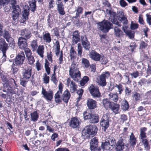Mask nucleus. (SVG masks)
Masks as SVG:
<instances>
[{"instance_id":"obj_1","label":"nucleus","mask_w":151,"mask_h":151,"mask_svg":"<svg viewBox=\"0 0 151 151\" xmlns=\"http://www.w3.org/2000/svg\"><path fill=\"white\" fill-rule=\"evenodd\" d=\"M77 66L74 61H73L69 67V75L74 81L78 82L81 78V73Z\"/></svg>"},{"instance_id":"obj_2","label":"nucleus","mask_w":151,"mask_h":151,"mask_svg":"<svg viewBox=\"0 0 151 151\" xmlns=\"http://www.w3.org/2000/svg\"><path fill=\"white\" fill-rule=\"evenodd\" d=\"M97 130L95 125H88L82 130V134L84 138H89L91 136L92 137L96 134Z\"/></svg>"},{"instance_id":"obj_3","label":"nucleus","mask_w":151,"mask_h":151,"mask_svg":"<svg viewBox=\"0 0 151 151\" xmlns=\"http://www.w3.org/2000/svg\"><path fill=\"white\" fill-rule=\"evenodd\" d=\"M116 140L114 138L109 137L106 140L105 142H102L101 147L103 150L110 151L114 147Z\"/></svg>"},{"instance_id":"obj_4","label":"nucleus","mask_w":151,"mask_h":151,"mask_svg":"<svg viewBox=\"0 0 151 151\" xmlns=\"http://www.w3.org/2000/svg\"><path fill=\"white\" fill-rule=\"evenodd\" d=\"M98 29L104 32H107L109 30L112 28L113 25L109 21L104 20L98 23Z\"/></svg>"},{"instance_id":"obj_5","label":"nucleus","mask_w":151,"mask_h":151,"mask_svg":"<svg viewBox=\"0 0 151 151\" xmlns=\"http://www.w3.org/2000/svg\"><path fill=\"white\" fill-rule=\"evenodd\" d=\"M3 27V24L0 23V36H1L2 34L3 37L6 40V41L8 43L13 45V46H14V39L11 37L9 32L8 31L4 30L3 32L2 29Z\"/></svg>"},{"instance_id":"obj_6","label":"nucleus","mask_w":151,"mask_h":151,"mask_svg":"<svg viewBox=\"0 0 151 151\" xmlns=\"http://www.w3.org/2000/svg\"><path fill=\"white\" fill-rule=\"evenodd\" d=\"M106 13L110 15L109 20L114 24L117 25L119 27H121V25L117 20L116 18V13L111 8L109 9H106Z\"/></svg>"},{"instance_id":"obj_7","label":"nucleus","mask_w":151,"mask_h":151,"mask_svg":"<svg viewBox=\"0 0 151 151\" xmlns=\"http://www.w3.org/2000/svg\"><path fill=\"white\" fill-rule=\"evenodd\" d=\"M89 92L93 98L96 99L99 98L101 96V93L97 86L91 85L88 88Z\"/></svg>"},{"instance_id":"obj_8","label":"nucleus","mask_w":151,"mask_h":151,"mask_svg":"<svg viewBox=\"0 0 151 151\" xmlns=\"http://www.w3.org/2000/svg\"><path fill=\"white\" fill-rule=\"evenodd\" d=\"M110 76V73L108 72L103 73L99 76L98 85L100 86L104 87L106 86V79Z\"/></svg>"},{"instance_id":"obj_9","label":"nucleus","mask_w":151,"mask_h":151,"mask_svg":"<svg viewBox=\"0 0 151 151\" xmlns=\"http://www.w3.org/2000/svg\"><path fill=\"white\" fill-rule=\"evenodd\" d=\"M25 57L23 52L19 53L16 56L14 61L13 63L17 66H20L22 65L25 60Z\"/></svg>"},{"instance_id":"obj_10","label":"nucleus","mask_w":151,"mask_h":151,"mask_svg":"<svg viewBox=\"0 0 151 151\" xmlns=\"http://www.w3.org/2000/svg\"><path fill=\"white\" fill-rule=\"evenodd\" d=\"M13 9L11 16L13 19L15 21L19 17V14L21 12V10L18 5H16L12 7Z\"/></svg>"},{"instance_id":"obj_11","label":"nucleus","mask_w":151,"mask_h":151,"mask_svg":"<svg viewBox=\"0 0 151 151\" xmlns=\"http://www.w3.org/2000/svg\"><path fill=\"white\" fill-rule=\"evenodd\" d=\"M109 118L107 116L104 115L100 121V125L104 127V131L105 132L106 129L109 127Z\"/></svg>"},{"instance_id":"obj_12","label":"nucleus","mask_w":151,"mask_h":151,"mask_svg":"<svg viewBox=\"0 0 151 151\" xmlns=\"http://www.w3.org/2000/svg\"><path fill=\"white\" fill-rule=\"evenodd\" d=\"M63 88V85L61 82H60L58 86L59 90L55 94L54 96L55 101L56 103L61 102V100L60 99V98L61 94L62 93Z\"/></svg>"},{"instance_id":"obj_13","label":"nucleus","mask_w":151,"mask_h":151,"mask_svg":"<svg viewBox=\"0 0 151 151\" xmlns=\"http://www.w3.org/2000/svg\"><path fill=\"white\" fill-rule=\"evenodd\" d=\"M81 44L84 49L86 50H89L90 48V44L86 36L85 35L82 36L81 37Z\"/></svg>"},{"instance_id":"obj_14","label":"nucleus","mask_w":151,"mask_h":151,"mask_svg":"<svg viewBox=\"0 0 151 151\" xmlns=\"http://www.w3.org/2000/svg\"><path fill=\"white\" fill-rule=\"evenodd\" d=\"M31 70L28 66H25L22 70V75L23 78L25 79L29 78L31 75Z\"/></svg>"},{"instance_id":"obj_15","label":"nucleus","mask_w":151,"mask_h":151,"mask_svg":"<svg viewBox=\"0 0 151 151\" xmlns=\"http://www.w3.org/2000/svg\"><path fill=\"white\" fill-rule=\"evenodd\" d=\"M81 123V120L75 117L71 119L69 122V125L71 128H75L78 127Z\"/></svg>"},{"instance_id":"obj_16","label":"nucleus","mask_w":151,"mask_h":151,"mask_svg":"<svg viewBox=\"0 0 151 151\" xmlns=\"http://www.w3.org/2000/svg\"><path fill=\"white\" fill-rule=\"evenodd\" d=\"M56 3L57 6V9L59 14L61 15H63L65 14L64 11V5L62 1H58L56 0Z\"/></svg>"},{"instance_id":"obj_17","label":"nucleus","mask_w":151,"mask_h":151,"mask_svg":"<svg viewBox=\"0 0 151 151\" xmlns=\"http://www.w3.org/2000/svg\"><path fill=\"white\" fill-rule=\"evenodd\" d=\"M8 48V44L6 43L5 40L2 38L0 39V50L3 53L4 55Z\"/></svg>"},{"instance_id":"obj_18","label":"nucleus","mask_w":151,"mask_h":151,"mask_svg":"<svg viewBox=\"0 0 151 151\" xmlns=\"http://www.w3.org/2000/svg\"><path fill=\"white\" fill-rule=\"evenodd\" d=\"M90 57L93 60L96 61H99L102 58L101 55L94 50H92L89 54Z\"/></svg>"},{"instance_id":"obj_19","label":"nucleus","mask_w":151,"mask_h":151,"mask_svg":"<svg viewBox=\"0 0 151 151\" xmlns=\"http://www.w3.org/2000/svg\"><path fill=\"white\" fill-rule=\"evenodd\" d=\"M86 104L88 108L90 109H93L97 107V102L91 99H88Z\"/></svg>"},{"instance_id":"obj_20","label":"nucleus","mask_w":151,"mask_h":151,"mask_svg":"<svg viewBox=\"0 0 151 151\" xmlns=\"http://www.w3.org/2000/svg\"><path fill=\"white\" fill-rule=\"evenodd\" d=\"M42 94L47 100H51L53 98V93L52 91H50L49 92H47L43 88H42Z\"/></svg>"},{"instance_id":"obj_21","label":"nucleus","mask_w":151,"mask_h":151,"mask_svg":"<svg viewBox=\"0 0 151 151\" xmlns=\"http://www.w3.org/2000/svg\"><path fill=\"white\" fill-rule=\"evenodd\" d=\"M72 42L75 44H77L80 40V33L78 30L74 31L72 34Z\"/></svg>"},{"instance_id":"obj_22","label":"nucleus","mask_w":151,"mask_h":151,"mask_svg":"<svg viewBox=\"0 0 151 151\" xmlns=\"http://www.w3.org/2000/svg\"><path fill=\"white\" fill-rule=\"evenodd\" d=\"M21 35L23 38L25 39H28L30 38L32 35L30 31L28 29H24L21 30Z\"/></svg>"},{"instance_id":"obj_23","label":"nucleus","mask_w":151,"mask_h":151,"mask_svg":"<svg viewBox=\"0 0 151 151\" xmlns=\"http://www.w3.org/2000/svg\"><path fill=\"white\" fill-rule=\"evenodd\" d=\"M22 37H20L18 39V44L19 48L21 49H24L27 46V43L26 40Z\"/></svg>"},{"instance_id":"obj_24","label":"nucleus","mask_w":151,"mask_h":151,"mask_svg":"<svg viewBox=\"0 0 151 151\" xmlns=\"http://www.w3.org/2000/svg\"><path fill=\"white\" fill-rule=\"evenodd\" d=\"M71 96L70 93L67 89L65 91L63 95H62L61 98L62 100L65 103H68L69 100Z\"/></svg>"},{"instance_id":"obj_25","label":"nucleus","mask_w":151,"mask_h":151,"mask_svg":"<svg viewBox=\"0 0 151 151\" xmlns=\"http://www.w3.org/2000/svg\"><path fill=\"white\" fill-rule=\"evenodd\" d=\"M120 105L117 103L112 102L109 108L115 114H118L119 112Z\"/></svg>"},{"instance_id":"obj_26","label":"nucleus","mask_w":151,"mask_h":151,"mask_svg":"<svg viewBox=\"0 0 151 151\" xmlns=\"http://www.w3.org/2000/svg\"><path fill=\"white\" fill-rule=\"evenodd\" d=\"M98 141L97 138L94 137L90 140V148L91 151L98 147Z\"/></svg>"},{"instance_id":"obj_27","label":"nucleus","mask_w":151,"mask_h":151,"mask_svg":"<svg viewBox=\"0 0 151 151\" xmlns=\"http://www.w3.org/2000/svg\"><path fill=\"white\" fill-rule=\"evenodd\" d=\"M129 107L128 102L126 100H123L121 103V109L124 111H127Z\"/></svg>"},{"instance_id":"obj_28","label":"nucleus","mask_w":151,"mask_h":151,"mask_svg":"<svg viewBox=\"0 0 151 151\" xmlns=\"http://www.w3.org/2000/svg\"><path fill=\"white\" fill-rule=\"evenodd\" d=\"M91 117L90 119V123H96L99 121V116L97 114H91Z\"/></svg>"},{"instance_id":"obj_29","label":"nucleus","mask_w":151,"mask_h":151,"mask_svg":"<svg viewBox=\"0 0 151 151\" xmlns=\"http://www.w3.org/2000/svg\"><path fill=\"white\" fill-rule=\"evenodd\" d=\"M29 5L31 11L34 12L36 9V1L35 0H29Z\"/></svg>"},{"instance_id":"obj_30","label":"nucleus","mask_w":151,"mask_h":151,"mask_svg":"<svg viewBox=\"0 0 151 151\" xmlns=\"http://www.w3.org/2000/svg\"><path fill=\"white\" fill-rule=\"evenodd\" d=\"M129 141L131 145L134 146L136 145L137 142L136 138L135 137L133 133L132 132L129 137Z\"/></svg>"},{"instance_id":"obj_31","label":"nucleus","mask_w":151,"mask_h":151,"mask_svg":"<svg viewBox=\"0 0 151 151\" xmlns=\"http://www.w3.org/2000/svg\"><path fill=\"white\" fill-rule=\"evenodd\" d=\"M77 54L75 51L73 47L71 46L69 52V56L70 57V59L74 61V59L76 58Z\"/></svg>"},{"instance_id":"obj_32","label":"nucleus","mask_w":151,"mask_h":151,"mask_svg":"<svg viewBox=\"0 0 151 151\" xmlns=\"http://www.w3.org/2000/svg\"><path fill=\"white\" fill-rule=\"evenodd\" d=\"M36 51L37 53L41 57H43V54L44 53V47L43 45H40L38 47Z\"/></svg>"},{"instance_id":"obj_33","label":"nucleus","mask_w":151,"mask_h":151,"mask_svg":"<svg viewBox=\"0 0 151 151\" xmlns=\"http://www.w3.org/2000/svg\"><path fill=\"white\" fill-rule=\"evenodd\" d=\"M116 150L121 151L123 150L124 147V144L117 142L114 144V147Z\"/></svg>"},{"instance_id":"obj_34","label":"nucleus","mask_w":151,"mask_h":151,"mask_svg":"<svg viewBox=\"0 0 151 151\" xmlns=\"http://www.w3.org/2000/svg\"><path fill=\"white\" fill-rule=\"evenodd\" d=\"M147 128L145 127H142L140 129V137L141 139H145L147 137L146 133L145 132Z\"/></svg>"},{"instance_id":"obj_35","label":"nucleus","mask_w":151,"mask_h":151,"mask_svg":"<svg viewBox=\"0 0 151 151\" xmlns=\"http://www.w3.org/2000/svg\"><path fill=\"white\" fill-rule=\"evenodd\" d=\"M5 89L6 88L7 92L10 93L12 94L17 93L18 91L17 88L15 87H10V86H7L5 87Z\"/></svg>"},{"instance_id":"obj_36","label":"nucleus","mask_w":151,"mask_h":151,"mask_svg":"<svg viewBox=\"0 0 151 151\" xmlns=\"http://www.w3.org/2000/svg\"><path fill=\"white\" fill-rule=\"evenodd\" d=\"M109 99L111 101H114L115 102H117L119 99L117 93L113 94L112 93H110L108 95Z\"/></svg>"},{"instance_id":"obj_37","label":"nucleus","mask_w":151,"mask_h":151,"mask_svg":"<svg viewBox=\"0 0 151 151\" xmlns=\"http://www.w3.org/2000/svg\"><path fill=\"white\" fill-rule=\"evenodd\" d=\"M31 119L33 122L37 121L39 118L38 114L36 111H35L30 114Z\"/></svg>"},{"instance_id":"obj_38","label":"nucleus","mask_w":151,"mask_h":151,"mask_svg":"<svg viewBox=\"0 0 151 151\" xmlns=\"http://www.w3.org/2000/svg\"><path fill=\"white\" fill-rule=\"evenodd\" d=\"M29 12L28 10L25 9L24 10L22 14V23H24L26 20L28 19L29 15Z\"/></svg>"},{"instance_id":"obj_39","label":"nucleus","mask_w":151,"mask_h":151,"mask_svg":"<svg viewBox=\"0 0 151 151\" xmlns=\"http://www.w3.org/2000/svg\"><path fill=\"white\" fill-rule=\"evenodd\" d=\"M43 39L44 41L48 43H50L52 39L50 34L47 32L45 33L43 35Z\"/></svg>"},{"instance_id":"obj_40","label":"nucleus","mask_w":151,"mask_h":151,"mask_svg":"<svg viewBox=\"0 0 151 151\" xmlns=\"http://www.w3.org/2000/svg\"><path fill=\"white\" fill-rule=\"evenodd\" d=\"M114 34L117 37H119L122 35L123 32L117 27H115L114 28Z\"/></svg>"},{"instance_id":"obj_41","label":"nucleus","mask_w":151,"mask_h":151,"mask_svg":"<svg viewBox=\"0 0 151 151\" xmlns=\"http://www.w3.org/2000/svg\"><path fill=\"white\" fill-rule=\"evenodd\" d=\"M70 86V92L72 93H73L76 90L77 88V86L73 81H71Z\"/></svg>"},{"instance_id":"obj_42","label":"nucleus","mask_w":151,"mask_h":151,"mask_svg":"<svg viewBox=\"0 0 151 151\" xmlns=\"http://www.w3.org/2000/svg\"><path fill=\"white\" fill-rule=\"evenodd\" d=\"M115 87L117 89V91L119 94H121L124 91L123 86L120 83L119 84H116L115 85Z\"/></svg>"},{"instance_id":"obj_43","label":"nucleus","mask_w":151,"mask_h":151,"mask_svg":"<svg viewBox=\"0 0 151 151\" xmlns=\"http://www.w3.org/2000/svg\"><path fill=\"white\" fill-rule=\"evenodd\" d=\"M31 46L33 51H36L38 46L37 41L33 40L31 42Z\"/></svg>"},{"instance_id":"obj_44","label":"nucleus","mask_w":151,"mask_h":151,"mask_svg":"<svg viewBox=\"0 0 151 151\" xmlns=\"http://www.w3.org/2000/svg\"><path fill=\"white\" fill-rule=\"evenodd\" d=\"M112 102H110L108 99H104L103 100L102 103L103 105L105 108H107L110 107Z\"/></svg>"},{"instance_id":"obj_45","label":"nucleus","mask_w":151,"mask_h":151,"mask_svg":"<svg viewBox=\"0 0 151 151\" xmlns=\"http://www.w3.org/2000/svg\"><path fill=\"white\" fill-rule=\"evenodd\" d=\"M126 32L125 34L129 39H132L134 38L135 34V32L134 31L131 30H128Z\"/></svg>"},{"instance_id":"obj_46","label":"nucleus","mask_w":151,"mask_h":151,"mask_svg":"<svg viewBox=\"0 0 151 151\" xmlns=\"http://www.w3.org/2000/svg\"><path fill=\"white\" fill-rule=\"evenodd\" d=\"M89 78L87 76H84L81 81L80 84L81 86H84L89 81Z\"/></svg>"},{"instance_id":"obj_47","label":"nucleus","mask_w":151,"mask_h":151,"mask_svg":"<svg viewBox=\"0 0 151 151\" xmlns=\"http://www.w3.org/2000/svg\"><path fill=\"white\" fill-rule=\"evenodd\" d=\"M47 22L48 26L50 27H51L50 26L52 23L53 19L50 14H49L47 16Z\"/></svg>"},{"instance_id":"obj_48","label":"nucleus","mask_w":151,"mask_h":151,"mask_svg":"<svg viewBox=\"0 0 151 151\" xmlns=\"http://www.w3.org/2000/svg\"><path fill=\"white\" fill-rule=\"evenodd\" d=\"M77 51L78 55L80 57L82 56V47L80 43H78L77 44Z\"/></svg>"},{"instance_id":"obj_49","label":"nucleus","mask_w":151,"mask_h":151,"mask_svg":"<svg viewBox=\"0 0 151 151\" xmlns=\"http://www.w3.org/2000/svg\"><path fill=\"white\" fill-rule=\"evenodd\" d=\"M24 49V52L27 58L32 56L31 55L32 54L31 51L29 48L27 47Z\"/></svg>"},{"instance_id":"obj_50","label":"nucleus","mask_w":151,"mask_h":151,"mask_svg":"<svg viewBox=\"0 0 151 151\" xmlns=\"http://www.w3.org/2000/svg\"><path fill=\"white\" fill-rule=\"evenodd\" d=\"M132 97L134 99V101H137L139 100L140 99V94L136 92H135L132 96Z\"/></svg>"},{"instance_id":"obj_51","label":"nucleus","mask_w":151,"mask_h":151,"mask_svg":"<svg viewBox=\"0 0 151 151\" xmlns=\"http://www.w3.org/2000/svg\"><path fill=\"white\" fill-rule=\"evenodd\" d=\"M82 63L84 65L86 68H88L89 66L90 63L88 60L85 58H83L82 61Z\"/></svg>"},{"instance_id":"obj_52","label":"nucleus","mask_w":151,"mask_h":151,"mask_svg":"<svg viewBox=\"0 0 151 151\" xmlns=\"http://www.w3.org/2000/svg\"><path fill=\"white\" fill-rule=\"evenodd\" d=\"M119 19L121 22H123L124 24H127L128 23V22L127 18L126 16L125 15L123 17H121L120 18H118Z\"/></svg>"},{"instance_id":"obj_53","label":"nucleus","mask_w":151,"mask_h":151,"mask_svg":"<svg viewBox=\"0 0 151 151\" xmlns=\"http://www.w3.org/2000/svg\"><path fill=\"white\" fill-rule=\"evenodd\" d=\"M29 63L30 65H32L35 62V60L33 56H30L27 58Z\"/></svg>"},{"instance_id":"obj_54","label":"nucleus","mask_w":151,"mask_h":151,"mask_svg":"<svg viewBox=\"0 0 151 151\" xmlns=\"http://www.w3.org/2000/svg\"><path fill=\"white\" fill-rule=\"evenodd\" d=\"M83 116L85 120L90 119L91 116V114H90L86 111H85L83 113Z\"/></svg>"},{"instance_id":"obj_55","label":"nucleus","mask_w":151,"mask_h":151,"mask_svg":"<svg viewBox=\"0 0 151 151\" xmlns=\"http://www.w3.org/2000/svg\"><path fill=\"white\" fill-rule=\"evenodd\" d=\"M102 4L104 5V6H107L109 8V9L111 8V4L108 1L106 0H103L102 1Z\"/></svg>"},{"instance_id":"obj_56","label":"nucleus","mask_w":151,"mask_h":151,"mask_svg":"<svg viewBox=\"0 0 151 151\" xmlns=\"http://www.w3.org/2000/svg\"><path fill=\"white\" fill-rule=\"evenodd\" d=\"M137 46V45L136 43L134 42H132L130 43L129 47L131 48V50L132 52L134 51V50L135 49Z\"/></svg>"},{"instance_id":"obj_57","label":"nucleus","mask_w":151,"mask_h":151,"mask_svg":"<svg viewBox=\"0 0 151 151\" xmlns=\"http://www.w3.org/2000/svg\"><path fill=\"white\" fill-rule=\"evenodd\" d=\"M44 77L43 79L44 83L46 84L48 83L49 81V77L47 76V74L46 73L44 74Z\"/></svg>"},{"instance_id":"obj_58","label":"nucleus","mask_w":151,"mask_h":151,"mask_svg":"<svg viewBox=\"0 0 151 151\" xmlns=\"http://www.w3.org/2000/svg\"><path fill=\"white\" fill-rule=\"evenodd\" d=\"M100 62L102 64H106L107 63V59L106 58H105L104 57L103 55L102 56V58Z\"/></svg>"},{"instance_id":"obj_59","label":"nucleus","mask_w":151,"mask_h":151,"mask_svg":"<svg viewBox=\"0 0 151 151\" xmlns=\"http://www.w3.org/2000/svg\"><path fill=\"white\" fill-rule=\"evenodd\" d=\"M130 75L132 77L136 78L139 76V72L137 71L130 73Z\"/></svg>"},{"instance_id":"obj_60","label":"nucleus","mask_w":151,"mask_h":151,"mask_svg":"<svg viewBox=\"0 0 151 151\" xmlns=\"http://www.w3.org/2000/svg\"><path fill=\"white\" fill-rule=\"evenodd\" d=\"M83 8L81 7L78 6L77 9L76 10V13L80 15V14H82L83 13Z\"/></svg>"},{"instance_id":"obj_61","label":"nucleus","mask_w":151,"mask_h":151,"mask_svg":"<svg viewBox=\"0 0 151 151\" xmlns=\"http://www.w3.org/2000/svg\"><path fill=\"white\" fill-rule=\"evenodd\" d=\"M138 27V25L137 24L133 23L132 22L130 25V28L132 30H134Z\"/></svg>"},{"instance_id":"obj_62","label":"nucleus","mask_w":151,"mask_h":151,"mask_svg":"<svg viewBox=\"0 0 151 151\" xmlns=\"http://www.w3.org/2000/svg\"><path fill=\"white\" fill-rule=\"evenodd\" d=\"M15 65H14V63H13L12 67L11 70H12L13 73L14 74H16L17 73L18 70L17 68L15 66Z\"/></svg>"},{"instance_id":"obj_63","label":"nucleus","mask_w":151,"mask_h":151,"mask_svg":"<svg viewBox=\"0 0 151 151\" xmlns=\"http://www.w3.org/2000/svg\"><path fill=\"white\" fill-rule=\"evenodd\" d=\"M36 68L37 71L40 70L42 68V66L41 64L38 61H37L36 63Z\"/></svg>"},{"instance_id":"obj_64","label":"nucleus","mask_w":151,"mask_h":151,"mask_svg":"<svg viewBox=\"0 0 151 151\" xmlns=\"http://www.w3.org/2000/svg\"><path fill=\"white\" fill-rule=\"evenodd\" d=\"M125 95L127 96H129L131 92V90L127 87H125Z\"/></svg>"}]
</instances>
